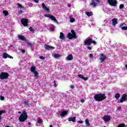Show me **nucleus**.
I'll use <instances>...</instances> for the list:
<instances>
[{"label":"nucleus","mask_w":127,"mask_h":127,"mask_svg":"<svg viewBox=\"0 0 127 127\" xmlns=\"http://www.w3.org/2000/svg\"><path fill=\"white\" fill-rule=\"evenodd\" d=\"M44 10H45L46 11H48V12L50 11L49 8H47V7H46V8L44 9Z\"/></svg>","instance_id":"37998d69"},{"label":"nucleus","mask_w":127,"mask_h":127,"mask_svg":"<svg viewBox=\"0 0 127 127\" xmlns=\"http://www.w3.org/2000/svg\"><path fill=\"white\" fill-rule=\"evenodd\" d=\"M120 97H121V94L119 93H117L115 94V98L117 100H119V98H120Z\"/></svg>","instance_id":"393cba45"},{"label":"nucleus","mask_w":127,"mask_h":127,"mask_svg":"<svg viewBox=\"0 0 127 127\" xmlns=\"http://www.w3.org/2000/svg\"><path fill=\"white\" fill-rule=\"evenodd\" d=\"M77 123H78V124H83V121H78Z\"/></svg>","instance_id":"a18cd8bd"},{"label":"nucleus","mask_w":127,"mask_h":127,"mask_svg":"<svg viewBox=\"0 0 127 127\" xmlns=\"http://www.w3.org/2000/svg\"><path fill=\"white\" fill-rule=\"evenodd\" d=\"M70 21L72 23L75 22V19L72 17L71 16H69Z\"/></svg>","instance_id":"b1692460"},{"label":"nucleus","mask_w":127,"mask_h":127,"mask_svg":"<svg viewBox=\"0 0 127 127\" xmlns=\"http://www.w3.org/2000/svg\"><path fill=\"white\" fill-rule=\"evenodd\" d=\"M40 59H42V60H44V59H45V58L42 56L40 57Z\"/></svg>","instance_id":"79ce46f5"},{"label":"nucleus","mask_w":127,"mask_h":127,"mask_svg":"<svg viewBox=\"0 0 127 127\" xmlns=\"http://www.w3.org/2000/svg\"><path fill=\"white\" fill-rule=\"evenodd\" d=\"M81 103H84L85 102V100L84 99H82L80 100Z\"/></svg>","instance_id":"8fccbe9b"},{"label":"nucleus","mask_w":127,"mask_h":127,"mask_svg":"<svg viewBox=\"0 0 127 127\" xmlns=\"http://www.w3.org/2000/svg\"><path fill=\"white\" fill-rule=\"evenodd\" d=\"M50 18L53 21H54L55 22L58 23V21H57V20L56 19V18H55V17L54 16L51 15V16H50Z\"/></svg>","instance_id":"6ab92c4d"},{"label":"nucleus","mask_w":127,"mask_h":127,"mask_svg":"<svg viewBox=\"0 0 127 127\" xmlns=\"http://www.w3.org/2000/svg\"><path fill=\"white\" fill-rule=\"evenodd\" d=\"M112 25H113V26H116V25H117V24H118V18H114L112 19Z\"/></svg>","instance_id":"dca6fc26"},{"label":"nucleus","mask_w":127,"mask_h":127,"mask_svg":"<svg viewBox=\"0 0 127 127\" xmlns=\"http://www.w3.org/2000/svg\"><path fill=\"white\" fill-rule=\"evenodd\" d=\"M102 120H104V122H110L111 121V116L109 115H105Z\"/></svg>","instance_id":"ddd939ff"},{"label":"nucleus","mask_w":127,"mask_h":127,"mask_svg":"<svg viewBox=\"0 0 127 127\" xmlns=\"http://www.w3.org/2000/svg\"><path fill=\"white\" fill-rule=\"evenodd\" d=\"M22 12H23V11L22 10L18 11V13H19V14H21V13H22Z\"/></svg>","instance_id":"09e8293b"},{"label":"nucleus","mask_w":127,"mask_h":127,"mask_svg":"<svg viewBox=\"0 0 127 127\" xmlns=\"http://www.w3.org/2000/svg\"><path fill=\"white\" fill-rule=\"evenodd\" d=\"M30 31L33 32L34 31V29L33 28H32V27H30L29 28Z\"/></svg>","instance_id":"c03bdc74"},{"label":"nucleus","mask_w":127,"mask_h":127,"mask_svg":"<svg viewBox=\"0 0 127 127\" xmlns=\"http://www.w3.org/2000/svg\"><path fill=\"white\" fill-rule=\"evenodd\" d=\"M127 100V94H124L121 99H120V101L119 102V103H124L125 101Z\"/></svg>","instance_id":"2eb2a0df"},{"label":"nucleus","mask_w":127,"mask_h":127,"mask_svg":"<svg viewBox=\"0 0 127 127\" xmlns=\"http://www.w3.org/2000/svg\"><path fill=\"white\" fill-rule=\"evenodd\" d=\"M62 57V55H59V54H55L54 55V58H56V59H58V58H60Z\"/></svg>","instance_id":"5701e85b"},{"label":"nucleus","mask_w":127,"mask_h":127,"mask_svg":"<svg viewBox=\"0 0 127 127\" xmlns=\"http://www.w3.org/2000/svg\"><path fill=\"white\" fill-rule=\"evenodd\" d=\"M18 7H22V5L19 3H18Z\"/></svg>","instance_id":"de8ad7c7"},{"label":"nucleus","mask_w":127,"mask_h":127,"mask_svg":"<svg viewBox=\"0 0 127 127\" xmlns=\"http://www.w3.org/2000/svg\"><path fill=\"white\" fill-rule=\"evenodd\" d=\"M70 88H71V89H73V88H74V87L73 85H71V86H70Z\"/></svg>","instance_id":"864d4df0"},{"label":"nucleus","mask_w":127,"mask_h":127,"mask_svg":"<svg viewBox=\"0 0 127 127\" xmlns=\"http://www.w3.org/2000/svg\"><path fill=\"white\" fill-rule=\"evenodd\" d=\"M35 2H36V3H38L39 2V0H33Z\"/></svg>","instance_id":"49530a36"},{"label":"nucleus","mask_w":127,"mask_h":127,"mask_svg":"<svg viewBox=\"0 0 127 127\" xmlns=\"http://www.w3.org/2000/svg\"><path fill=\"white\" fill-rule=\"evenodd\" d=\"M92 15V14L91 12H86V15H87V16H91Z\"/></svg>","instance_id":"72a5a7b5"},{"label":"nucleus","mask_w":127,"mask_h":127,"mask_svg":"<svg viewBox=\"0 0 127 127\" xmlns=\"http://www.w3.org/2000/svg\"><path fill=\"white\" fill-rule=\"evenodd\" d=\"M24 105L25 106H28L29 105V101L26 100L24 102Z\"/></svg>","instance_id":"cd10ccee"},{"label":"nucleus","mask_w":127,"mask_h":127,"mask_svg":"<svg viewBox=\"0 0 127 127\" xmlns=\"http://www.w3.org/2000/svg\"><path fill=\"white\" fill-rule=\"evenodd\" d=\"M42 5L43 9H45L47 7L44 3H42Z\"/></svg>","instance_id":"4c0bfd02"},{"label":"nucleus","mask_w":127,"mask_h":127,"mask_svg":"<svg viewBox=\"0 0 127 127\" xmlns=\"http://www.w3.org/2000/svg\"><path fill=\"white\" fill-rule=\"evenodd\" d=\"M21 52H22V53H25V50H21Z\"/></svg>","instance_id":"3c124183"},{"label":"nucleus","mask_w":127,"mask_h":127,"mask_svg":"<svg viewBox=\"0 0 127 127\" xmlns=\"http://www.w3.org/2000/svg\"><path fill=\"white\" fill-rule=\"evenodd\" d=\"M51 26H53V27H54V25L52 24V25H51Z\"/></svg>","instance_id":"bf43d9fd"},{"label":"nucleus","mask_w":127,"mask_h":127,"mask_svg":"<svg viewBox=\"0 0 127 127\" xmlns=\"http://www.w3.org/2000/svg\"><path fill=\"white\" fill-rule=\"evenodd\" d=\"M38 124H41L42 123V119H41L40 118H39L37 120Z\"/></svg>","instance_id":"7c9ffc66"},{"label":"nucleus","mask_w":127,"mask_h":127,"mask_svg":"<svg viewBox=\"0 0 127 127\" xmlns=\"http://www.w3.org/2000/svg\"><path fill=\"white\" fill-rule=\"evenodd\" d=\"M107 1L110 5L112 6H116L117 5V2L116 0H108Z\"/></svg>","instance_id":"0eeeda50"},{"label":"nucleus","mask_w":127,"mask_h":127,"mask_svg":"<svg viewBox=\"0 0 127 127\" xmlns=\"http://www.w3.org/2000/svg\"><path fill=\"white\" fill-rule=\"evenodd\" d=\"M51 15H50V14H45L44 16H45V17H49L50 18V17Z\"/></svg>","instance_id":"58836bf2"},{"label":"nucleus","mask_w":127,"mask_h":127,"mask_svg":"<svg viewBox=\"0 0 127 127\" xmlns=\"http://www.w3.org/2000/svg\"><path fill=\"white\" fill-rule=\"evenodd\" d=\"M54 86L56 88L57 87V84H56V81L54 80Z\"/></svg>","instance_id":"ea45409f"},{"label":"nucleus","mask_w":127,"mask_h":127,"mask_svg":"<svg viewBox=\"0 0 127 127\" xmlns=\"http://www.w3.org/2000/svg\"><path fill=\"white\" fill-rule=\"evenodd\" d=\"M45 49H47V50H52V49H54V47H50V46L48 45H45Z\"/></svg>","instance_id":"aec40b11"},{"label":"nucleus","mask_w":127,"mask_h":127,"mask_svg":"<svg viewBox=\"0 0 127 127\" xmlns=\"http://www.w3.org/2000/svg\"><path fill=\"white\" fill-rule=\"evenodd\" d=\"M18 114H21V112L19 111V112H18Z\"/></svg>","instance_id":"13d9d810"},{"label":"nucleus","mask_w":127,"mask_h":127,"mask_svg":"<svg viewBox=\"0 0 127 127\" xmlns=\"http://www.w3.org/2000/svg\"><path fill=\"white\" fill-rule=\"evenodd\" d=\"M124 7H125V5L123 4H121L119 6V8H120V9H122L124 8Z\"/></svg>","instance_id":"2f4dec72"},{"label":"nucleus","mask_w":127,"mask_h":127,"mask_svg":"<svg viewBox=\"0 0 127 127\" xmlns=\"http://www.w3.org/2000/svg\"><path fill=\"white\" fill-rule=\"evenodd\" d=\"M87 49H88L89 50H91V49H92V48H91L90 47H88Z\"/></svg>","instance_id":"603ef678"},{"label":"nucleus","mask_w":127,"mask_h":127,"mask_svg":"<svg viewBox=\"0 0 127 127\" xmlns=\"http://www.w3.org/2000/svg\"><path fill=\"white\" fill-rule=\"evenodd\" d=\"M18 38L19 39V40H22V41H25L26 42V38L24 37V36L22 35H18Z\"/></svg>","instance_id":"4468645a"},{"label":"nucleus","mask_w":127,"mask_h":127,"mask_svg":"<svg viewBox=\"0 0 127 127\" xmlns=\"http://www.w3.org/2000/svg\"><path fill=\"white\" fill-rule=\"evenodd\" d=\"M3 14H4V15L5 16H6V15H7V14H8V12H7V11L3 10Z\"/></svg>","instance_id":"c756f323"},{"label":"nucleus","mask_w":127,"mask_h":127,"mask_svg":"<svg viewBox=\"0 0 127 127\" xmlns=\"http://www.w3.org/2000/svg\"><path fill=\"white\" fill-rule=\"evenodd\" d=\"M55 30V29L54 28L51 30V31H54Z\"/></svg>","instance_id":"5fc2aeb1"},{"label":"nucleus","mask_w":127,"mask_h":127,"mask_svg":"<svg viewBox=\"0 0 127 127\" xmlns=\"http://www.w3.org/2000/svg\"><path fill=\"white\" fill-rule=\"evenodd\" d=\"M8 77V74L5 72L1 73L0 75V79L3 80V79H6Z\"/></svg>","instance_id":"6e6552de"},{"label":"nucleus","mask_w":127,"mask_h":127,"mask_svg":"<svg viewBox=\"0 0 127 127\" xmlns=\"http://www.w3.org/2000/svg\"><path fill=\"white\" fill-rule=\"evenodd\" d=\"M28 6H30V7H31L32 6H33V3L31 2H29L28 3Z\"/></svg>","instance_id":"473e14b6"},{"label":"nucleus","mask_w":127,"mask_h":127,"mask_svg":"<svg viewBox=\"0 0 127 127\" xmlns=\"http://www.w3.org/2000/svg\"><path fill=\"white\" fill-rule=\"evenodd\" d=\"M68 115V111H64L60 112V116L61 119H63L64 117H66Z\"/></svg>","instance_id":"1a4fd4ad"},{"label":"nucleus","mask_w":127,"mask_h":127,"mask_svg":"<svg viewBox=\"0 0 127 127\" xmlns=\"http://www.w3.org/2000/svg\"><path fill=\"white\" fill-rule=\"evenodd\" d=\"M85 124L87 126V127H90V123H89V120L88 119L85 120Z\"/></svg>","instance_id":"bb28decb"},{"label":"nucleus","mask_w":127,"mask_h":127,"mask_svg":"<svg viewBox=\"0 0 127 127\" xmlns=\"http://www.w3.org/2000/svg\"><path fill=\"white\" fill-rule=\"evenodd\" d=\"M105 96V94H97L95 95L94 99L95 101H97V102H101V101L106 99Z\"/></svg>","instance_id":"f257e3e1"},{"label":"nucleus","mask_w":127,"mask_h":127,"mask_svg":"<svg viewBox=\"0 0 127 127\" xmlns=\"http://www.w3.org/2000/svg\"><path fill=\"white\" fill-rule=\"evenodd\" d=\"M36 126H37V127H38V124H36Z\"/></svg>","instance_id":"680f3d73"},{"label":"nucleus","mask_w":127,"mask_h":127,"mask_svg":"<svg viewBox=\"0 0 127 127\" xmlns=\"http://www.w3.org/2000/svg\"><path fill=\"white\" fill-rule=\"evenodd\" d=\"M123 24H122L120 25V27H122V26H123Z\"/></svg>","instance_id":"052dcab7"},{"label":"nucleus","mask_w":127,"mask_h":127,"mask_svg":"<svg viewBox=\"0 0 127 127\" xmlns=\"http://www.w3.org/2000/svg\"><path fill=\"white\" fill-rule=\"evenodd\" d=\"M2 58H4V59H6V58H10V59H13V57L12 56H10V55L6 54V53H3L2 54Z\"/></svg>","instance_id":"9b49d317"},{"label":"nucleus","mask_w":127,"mask_h":127,"mask_svg":"<svg viewBox=\"0 0 127 127\" xmlns=\"http://www.w3.org/2000/svg\"><path fill=\"white\" fill-rule=\"evenodd\" d=\"M77 76L79 77V78H81V79H83L84 81H87V80H88V77H84L83 74H78Z\"/></svg>","instance_id":"a211bd4d"},{"label":"nucleus","mask_w":127,"mask_h":127,"mask_svg":"<svg viewBox=\"0 0 127 127\" xmlns=\"http://www.w3.org/2000/svg\"><path fill=\"white\" fill-rule=\"evenodd\" d=\"M89 57L91 58V59H94V57H93V55L90 54Z\"/></svg>","instance_id":"a19ab883"},{"label":"nucleus","mask_w":127,"mask_h":127,"mask_svg":"<svg viewBox=\"0 0 127 127\" xmlns=\"http://www.w3.org/2000/svg\"><path fill=\"white\" fill-rule=\"evenodd\" d=\"M121 29H122V30H127V26L122 27Z\"/></svg>","instance_id":"f704fd0d"},{"label":"nucleus","mask_w":127,"mask_h":127,"mask_svg":"<svg viewBox=\"0 0 127 127\" xmlns=\"http://www.w3.org/2000/svg\"><path fill=\"white\" fill-rule=\"evenodd\" d=\"M4 113H5V111H4V110L0 111V122L1 121V114H4Z\"/></svg>","instance_id":"a878e982"},{"label":"nucleus","mask_w":127,"mask_h":127,"mask_svg":"<svg viewBox=\"0 0 127 127\" xmlns=\"http://www.w3.org/2000/svg\"><path fill=\"white\" fill-rule=\"evenodd\" d=\"M84 45H87V46H90L92 43L93 44H96V42L95 41H93L91 38L88 37L85 40H84Z\"/></svg>","instance_id":"f03ea898"},{"label":"nucleus","mask_w":127,"mask_h":127,"mask_svg":"<svg viewBox=\"0 0 127 127\" xmlns=\"http://www.w3.org/2000/svg\"><path fill=\"white\" fill-rule=\"evenodd\" d=\"M106 58H107V57L106 55H104L103 54H101L100 55V60L101 62V63H103L104 61L106 60Z\"/></svg>","instance_id":"f8f14e48"},{"label":"nucleus","mask_w":127,"mask_h":127,"mask_svg":"<svg viewBox=\"0 0 127 127\" xmlns=\"http://www.w3.org/2000/svg\"><path fill=\"white\" fill-rule=\"evenodd\" d=\"M50 127H52V125H51V126H50Z\"/></svg>","instance_id":"e2e57ef3"},{"label":"nucleus","mask_w":127,"mask_h":127,"mask_svg":"<svg viewBox=\"0 0 127 127\" xmlns=\"http://www.w3.org/2000/svg\"><path fill=\"white\" fill-rule=\"evenodd\" d=\"M68 122H72L75 123L76 122V117H70L68 118Z\"/></svg>","instance_id":"4be33fe9"},{"label":"nucleus","mask_w":127,"mask_h":127,"mask_svg":"<svg viewBox=\"0 0 127 127\" xmlns=\"http://www.w3.org/2000/svg\"><path fill=\"white\" fill-rule=\"evenodd\" d=\"M67 5H68V7H71V4H70V3H68L67 4Z\"/></svg>","instance_id":"6e6d98bb"},{"label":"nucleus","mask_w":127,"mask_h":127,"mask_svg":"<svg viewBox=\"0 0 127 127\" xmlns=\"http://www.w3.org/2000/svg\"><path fill=\"white\" fill-rule=\"evenodd\" d=\"M65 38L66 37L64 34L63 32H61L60 35V39L61 40H65Z\"/></svg>","instance_id":"f3484780"},{"label":"nucleus","mask_w":127,"mask_h":127,"mask_svg":"<svg viewBox=\"0 0 127 127\" xmlns=\"http://www.w3.org/2000/svg\"><path fill=\"white\" fill-rule=\"evenodd\" d=\"M117 127H125V124H121L118 125Z\"/></svg>","instance_id":"e433bc0d"},{"label":"nucleus","mask_w":127,"mask_h":127,"mask_svg":"<svg viewBox=\"0 0 127 127\" xmlns=\"http://www.w3.org/2000/svg\"><path fill=\"white\" fill-rule=\"evenodd\" d=\"M36 69V67H35V66H32L31 67L30 71L32 73H34V78H35V79H37V78H38V72L37 71H35Z\"/></svg>","instance_id":"39448f33"},{"label":"nucleus","mask_w":127,"mask_h":127,"mask_svg":"<svg viewBox=\"0 0 127 127\" xmlns=\"http://www.w3.org/2000/svg\"><path fill=\"white\" fill-rule=\"evenodd\" d=\"M21 22L24 26H27L28 25V20L27 19L22 18Z\"/></svg>","instance_id":"9d476101"},{"label":"nucleus","mask_w":127,"mask_h":127,"mask_svg":"<svg viewBox=\"0 0 127 127\" xmlns=\"http://www.w3.org/2000/svg\"><path fill=\"white\" fill-rule=\"evenodd\" d=\"M71 33H68L67 34V38L68 39H73V38H76V33L75 32V31L74 30H71Z\"/></svg>","instance_id":"20e7f679"},{"label":"nucleus","mask_w":127,"mask_h":127,"mask_svg":"<svg viewBox=\"0 0 127 127\" xmlns=\"http://www.w3.org/2000/svg\"><path fill=\"white\" fill-rule=\"evenodd\" d=\"M27 114L25 111H23V112L21 114L19 120L20 122H25L26 120H27Z\"/></svg>","instance_id":"7ed1b4c3"},{"label":"nucleus","mask_w":127,"mask_h":127,"mask_svg":"<svg viewBox=\"0 0 127 127\" xmlns=\"http://www.w3.org/2000/svg\"><path fill=\"white\" fill-rule=\"evenodd\" d=\"M26 44H27V46H28L29 47L30 46H32V44H31V43L28 42L27 40H26Z\"/></svg>","instance_id":"c85d7f7f"},{"label":"nucleus","mask_w":127,"mask_h":127,"mask_svg":"<svg viewBox=\"0 0 127 127\" xmlns=\"http://www.w3.org/2000/svg\"><path fill=\"white\" fill-rule=\"evenodd\" d=\"M0 100L1 101H3V100H4V96H3L2 95L0 96Z\"/></svg>","instance_id":"c9c22d12"},{"label":"nucleus","mask_w":127,"mask_h":127,"mask_svg":"<svg viewBox=\"0 0 127 127\" xmlns=\"http://www.w3.org/2000/svg\"><path fill=\"white\" fill-rule=\"evenodd\" d=\"M98 4H100L99 0H92L91 2L90 3V5L92 7H96Z\"/></svg>","instance_id":"423d86ee"},{"label":"nucleus","mask_w":127,"mask_h":127,"mask_svg":"<svg viewBox=\"0 0 127 127\" xmlns=\"http://www.w3.org/2000/svg\"><path fill=\"white\" fill-rule=\"evenodd\" d=\"M28 124L29 126H30V125H31V123L30 122H29Z\"/></svg>","instance_id":"4d7b16f0"},{"label":"nucleus","mask_w":127,"mask_h":127,"mask_svg":"<svg viewBox=\"0 0 127 127\" xmlns=\"http://www.w3.org/2000/svg\"><path fill=\"white\" fill-rule=\"evenodd\" d=\"M66 59H67V60H68V61H70V60H73V56L71 54L68 55L66 57Z\"/></svg>","instance_id":"412c9836"}]
</instances>
